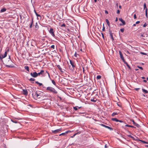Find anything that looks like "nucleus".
Returning a JSON list of instances; mask_svg holds the SVG:
<instances>
[{
    "instance_id": "nucleus-63",
    "label": "nucleus",
    "mask_w": 148,
    "mask_h": 148,
    "mask_svg": "<svg viewBox=\"0 0 148 148\" xmlns=\"http://www.w3.org/2000/svg\"><path fill=\"white\" fill-rule=\"evenodd\" d=\"M95 2H96L97 1V0H94Z\"/></svg>"
},
{
    "instance_id": "nucleus-53",
    "label": "nucleus",
    "mask_w": 148,
    "mask_h": 148,
    "mask_svg": "<svg viewBox=\"0 0 148 148\" xmlns=\"http://www.w3.org/2000/svg\"><path fill=\"white\" fill-rule=\"evenodd\" d=\"M105 13L106 14H108V12L107 10H105Z\"/></svg>"
},
{
    "instance_id": "nucleus-11",
    "label": "nucleus",
    "mask_w": 148,
    "mask_h": 148,
    "mask_svg": "<svg viewBox=\"0 0 148 148\" xmlns=\"http://www.w3.org/2000/svg\"><path fill=\"white\" fill-rule=\"evenodd\" d=\"M57 67L62 72H64V70H63L62 68L59 65H58L57 66Z\"/></svg>"
},
{
    "instance_id": "nucleus-26",
    "label": "nucleus",
    "mask_w": 148,
    "mask_h": 148,
    "mask_svg": "<svg viewBox=\"0 0 148 148\" xmlns=\"http://www.w3.org/2000/svg\"><path fill=\"white\" fill-rule=\"evenodd\" d=\"M51 82H52V83L55 86L56 85V83L55 82V81H54V80H53V79H51V80H50Z\"/></svg>"
},
{
    "instance_id": "nucleus-6",
    "label": "nucleus",
    "mask_w": 148,
    "mask_h": 148,
    "mask_svg": "<svg viewBox=\"0 0 148 148\" xmlns=\"http://www.w3.org/2000/svg\"><path fill=\"white\" fill-rule=\"evenodd\" d=\"M109 34H110V36L111 37V38L112 39V41H113L114 40V38L113 36V33L109 29Z\"/></svg>"
},
{
    "instance_id": "nucleus-34",
    "label": "nucleus",
    "mask_w": 148,
    "mask_h": 148,
    "mask_svg": "<svg viewBox=\"0 0 148 148\" xmlns=\"http://www.w3.org/2000/svg\"><path fill=\"white\" fill-rule=\"evenodd\" d=\"M125 126L127 127H134L132 125H125Z\"/></svg>"
},
{
    "instance_id": "nucleus-40",
    "label": "nucleus",
    "mask_w": 148,
    "mask_h": 148,
    "mask_svg": "<svg viewBox=\"0 0 148 148\" xmlns=\"http://www.w3.org/2000/svg\"><path fill=\"white\" fill-rule=\"evenodd\" d=\"M90 100L92 101L93 102H96V100H95L94 98L91 99H90Z\"/></svg>"
},
{
    "instance_id": "nucleus-30",
    "label": "nucleus",
    "mask_w": 148,
    "mask_h": 148,
    "mask_svg": "<svg viewBox=\"0 0 148 148\" xmlns=\"http://www.w3.org/2000/svg\"><path fill=\"white\" fill-rule=\"evenodd\" d=\"M34 12L35 13L36 15V16H37V17H39V16L40 17V16L39 14H38L37 13V12H36L35 10H34Z\"/></svg>"
},
{
    "instance_id": "nucleus-62",
    "label": "nucleus",
    "mask_w": 148,
    "mask_h": 148,
    "mask_svg": "<svg viewBox=\"0 0 148 148\" xmlns=\"http://www.w3.org/2000/svg\"><path fill=\"white\" fill-rule=\"evenodd\" d=\"M133 26H136V24H133Z\"/></svg>"
},
{
    "instance_id": "nucleus-32",
    "label": "nucleus",
    "mask_w": 148,
    "mask_h": 148,
    "mask_svg": "<svg viewBox=\"0 0 148 148\" xmlns=\"http://www.w3.org/2000/svg\"><path fill=\"white\" fill-rule=\"evenodd\" d=\"M35 28H36L37 29L38 28L39 26H38V24H37V23H36L35 24Z\"/></svg>"
},
{
    "instance_id": "nucleus-17",
    "label": "nucleus",
    "mask_w": 148,
    "mask_h": 148,
    "mask_svg": "<svg viewBox=\"0 0 148 148\" xmlns=\"http://www.w3.org/2000/svg\"><path fill=\"white\" fill-rule=\"evenodd\" d=\"M24 68L25 69L27 70L28 72H29V67L28 66H24Z\"/></svg>"
},
{
    "instance_id": "nucleus-25",
    "label": "nucleus",
    "mask_w": 148,
    "mask_h": 148,
    "mask_svg": "<svg viewBox=\"0 0 148 148\" xmlns=\"http://www.w3.org/2000/svg\"><path fill=\"white\" fill-rule=\"evenodd\" d=\"M45 73H47V74L48 75L49 77V78L51 80V77H50V75H49V73L47 71H46Z\"/></svg>"
},
{
    "instance_id": "nucleus-5",
    "label": "nucleus",
    "mask_w": 148,
    "mask_h": 148,
    "mask_svg": "<svg viewBox=\"0 0 148 148\" xmlns=\"http://www.w3.org/2000/svg\"><path fill=\"white\" fill-rule=\"evenodd\" d=\"M7 52L5 51L4 55L1 54L0 56V59L1 60H2L3 58L7 56Z\"/></svg>"
},
{
    "instance_id": "nucleus-18",
    "label": "nucleus",
    "mask_w": 148,
    "mask_h": 148,
    "mask_svg": "<svg viewBox=\"0 0 148 148\" xmlns=\"http://www.w3.org/2000/svg\"><path fill=\"white\" fill-rule=\"evenodd\" d=\"M71 132V131H67L65 133H62L60 134L59 136H60L61 135H64L65 134H66L67 133H68L69 132Z\"/></svg>"
},
{
    "instance_id": "nucleus-59",
    "label": "nucleus",
    "mask_w": 148,
    "mask_h": 148,
    "mask_svg": "<svg viewBox=\"0 0 148 148\" xmlns=\"http://www.w3.org/2000/svg\"><path fill=\"white\" fill-rule=\"evenodd\" d=\"M118 21V18L117 17L116 18V19H115V21L116 22Z\"/></svg>"
},
{
    "instance_id": "nucleus-31",
    "label": "nucleus",
    "mask_w": 148,
    "mask_h": 148,
    "mask_svg": "<svg viewBox=\"0 0 148 148\" xmlns=\"http://www.w3.org/2000/svg\"><path fill=\"white\" fill-rule=\"evenodd\" d=\"M101 78V76L100 75H98L97 77V79H100Z\"/></svg>"
},
{
    "instance_id": "nucleus-1",
    "label": "nucleus",
    "mask_w": 148,
    "mask_h": 148,
    "mask_svg": "<svg viewBox=\"0 0 148 148\" xmlns=\"http://www.w3.org/2000/svg\"><path fill=\"white\" fill-rule=\"evenodd\" d=\"M46 89L47 90L51 92L54 93L55 94L57 93V92L55 90V89L51 87H47Z\"/></svg>"
},
{
    "instance_id": "nucleus-64",
    "label": "nucleus",
    "mask_w": 148,
    "mask_h": 148,
    "mask_svg": "<svg viewBox=\"0 0 148 148\" xmlns=\"http://www.w3.org/2000/svg\"><path fill=\"white\" fill-rule=\"evenodd\" d=\"M147 79L148 81V77L147 78Z\"/></svg>"
},
{
    "instance_id": "nucleus-7",
    "label": "nucleus",
    "mask_w": 148,
    "mask_h": 148,
    "mask_svg": "<svg viewBox=\"0 0 148 148\" xmlns=\"http://www.w3.org/2000/svg\"><path fill=\"white\" fill-rule=\"evenodd\" d=\"M10 56L9 57V58L8 59V62H7V61H5V63L7 64H9L11 63V62H12V61L10 59Z\"/></svg>"
},
{
    "instance_id": "nucleus-13",
    "label": "nucleus",
    "mask_w": 148,
    "mask_h": 148,
    "mask_svg": "<svg viewBox=\"0 0 148 148\" xmlns=\"http://www.w3.org/2000/svg\"><path fill=\"white\" fill-rule=\"evenodd\" d=\"M34 95L35 96H36V97L38 98H40V97L41 96H40L39 94L37 93L36 92Z\"/></svg>"
},
{
    "instance_id": "nucleus-57",
    "label": "nucleus",
    "mask_w": 148,
    "mask_h": 148,
    "mask_svg": "<svg viewBox=\"0 0 148 148\" xmlns=\"http://www.w3.org/2000/svg\"><path fill=\"white\" fill-rule=\"evenodd\" d=\"M135 89L136 91H138L139 89V88H136Z\"/></svg>"
},
{
    "instance_id": "nucleus-54",
    "label": "nucleus",
    "mask_w": 148,
    "mask_h": 148,
    "mask_svg": "<svg viewBox=\"0 0 148 148\" xmlns=\"http://www.w3.org/2000/svg\"><path fill=\"white\" fill-rule=\"evenodd\" d=\"M101 34H102V37L104 38V35H103V34L102 33H101Z\"/></svg>"
},
{
    "instance_id": "nucleus-12",
    "label": "nucleus",
    "mask_w": 148,
    "mask_h": 148,
    "mask_svg": "<svg viewBox=\"0 0 148 148\" xmlns=\"http://www.w3.org/2000/svg\"><path fill=\"white\" fill-rule=\"evenodd\" d=\"M119 20L122 23L123 25H125V22L121 18H119Z\"/></svg>"
},
{
    "instance_id": "nucleus-15",
    "label": "nucleus",
    "mask_w": 148,
    "mask_h": 148,
    "mask_svg": "<svg viewBox=\"0 0 148 148\" xmlns=\"http://www.w3.org/2000/svg\"><path fill=\"white\" fill-rule=\"evenodd\" d=\"M61 130L60 129H58L55 130L54 131H53V132L54 133H56L57 132H58Z\"/></svg>"
},
{
    "instance_id": "nucleus-41",
    "label": "nucleus",
    "mask_w": 148,
    "mask_h": 148,
    "mask_svg": "<svg viewBox=\"0 0 148 148\" xmlns=\"http://www.w3.org/2000/svg\"><path fill=\"white\" fill-rule=\"evenodd\" d=\"M65 24H64V23H63L62 24V25H61V27H65Z\"/></svg>"
},
{
    "instance_id": "nucleus-49",
    "label": "nucleus",
    "mask_w": 148,
    "mask_h": 148,
    "mask_svg": "<svg viewBox=\"0 0 148 148\" xmlns=\"http://www.w3.org/2000/svg\"><path fill=\"white\" fill-rule=\"evenodd\" d=\"M77 55H78L79 56V55L78 54H77L76 53V52H75V57H77Z\"/></svg>"
},
{
    "instance_id": "nucleus-24",
    "label": "nucleus",
    "mask_w": 148,
    "mask_h": 148,
    "mask_svg": "<svg viewBox=\"0 0 148 148\" xmlns=\"http://www.w3.org/2000/svg\"><path fill=\"white\" fill-rule=\"evenodd\" d=\"M35 83H36V84H39V86H41L42 85V83H40L39 82H38V81H36L35 82Z\"/></svg>"
},
{
    "instance_id": "nucleus-22",
    "label": "nucleus",
    "mask_w": 148,
    "mask_h": 148,
    "mask_svg": "<svg viewBox=\"0 0 148 148\" xmlns=\"http://www.w3.org/2000/svg\"><path fill=\"white\" fill-rule=\"evenodd\" d=\"M6 9L5 8H3L1 10L0 12H4L6 11Z\"/></svg>"
},
{
    "instance_id": "nucleus-9",
    "label": "nucleus",
    "mask_w": 148,
    "mask_h": 148,
    "mask_svg": "<svg viewBox=\"0 0 148 148\" xmlns=\"http://www.w3.org/2000/svg\"><path fill=\"white\" fill-rule=\"evenodd\" d=\"M101 125L102 126H103L104 127H105L106 128H108L110 130H113V129L112 128H111V127H110L108 126H106V125H103V124H101Z\"/></svg>"
},
{
    "instance_id": "nucleus-43",
    "label": "nucleus",
    "mask_w": 148,
    "mask_h": 148,
    "mask_svg": "<svg viewBox=\"0 0 148 148\" xmlns=\"http://www.w3.org/2000/svg\"><path fill=\"white\" fill-rule=\"evenodd\" d=\"M137 67L138 68H139V69H141L142 70H143V68L142 67H140V66H138Z\"/></svg>"
},
{
    "instance_id": "nucleus-47",
    "label": "nucleus",
    "mask_w": 148,
    "mask_h": 148,
    "mask_svg": "<svg viewBox=\"0 0 148 148\" xmlns=\"http://www.w3.org/2000/svg\"><path fill=\"white\" fill-rule=\"evenodd\" d=\"M104 24H103V26L102 29V30L103 31H104L105 30V27H104Z\"/></svg>"
},
{
    "instance_id": "nucleus-38",
    "label": "nucleus",
    "mask_w": 148,
    "mask_h": 148,
    "mask_svg": "<svg viewBox=\"0 0 148 148\" xmlns=\"http://www.w3.org/2000/svg\"><path fill=\"white\" fill-rule=\"evenodd\" d=\"M140 141L142 142H143V143H145V144H148V143L146 142V141H143V140H140Z\"/></svg>"
},
{
    "instance_id": "nucleus-51",
    "label": "nucleus",
    "mask_w": 148,
    "mask_h": 148,
    "mask_svg": "<svg viewBox=\"0 0 148 148\" xmlns=\"http://www.w3.org/2000/svg\"><path fill=\"white\" fill-rule=\"evenodd\" d=\"M140 23V21H136V24H138L139 23Z\"/></svg>"
},
{
    "instance_id": "nucleus-10",
    "label": "nucleus",
    "mask_w": 148,
    "mask_h": 148,
    "mask_svg": "<svg viewBox=\"0 0 148 148\" xmlns=\"http://www.w3.org/2000/svg\"><path fill=\"white\" fill-rule=\"evenodd\" d=\"M119 54L120 56V57L124 61V57L123 56V54L121 53V52L119 51Z\"/></svg>"
},
{
    "instance_id": "nucleus-58",
    "label": "nucleus",
    "mask_w": 148,
    "mask_h": 148,
    "mask_svg": "<svg viewBox=\"0 0 148 148\" xmlns=\"http://www.w3.org/2000/svg\"><path fill=\"white\" fill-rule=\"evenodd\" d=\"M143 81L144 82H145V83H146V82H147V81H146V80H143Z\"/></svg>"
},
{
    "instance_id": "nucleus-44",
    "label": "nucleus",
    "mask_w": 148,
    "mask_h": 148,
    "mask_svg": "<svg viewBox=\"0 0 148 148\" xmlns=\"http://www.w3.org/2000/svg\"><path fill=\"white\" fill-rule=\"evenodd\" d=\"M120 31L122 32H123L124 31V28H122L120 29Z\"/></svg>"
},
{
    "instance_id": "nucleus-2",
    "label": "nucleus",
    "mask_w": 148,
    "mask_h": 148,
    "mask_svg": "<svg viewBox=\"0 0 148 148\" xmlns=\"http://www.w3.org/2000/svg\"><path fill=\"white\" fill-rule=\"evenodd\" d=\"M70 63L71 64V65H69V69L71 70V71L73 72V68L74 67V64L73 61L71 60H70Z\"/></svg>"
},
{
    "instance_id": "nucleus-29",
    "label": "nucleus",
    "mask_w": 148,
    "mask_h": 148,
    "mask_svg": "<svg viewBox=\"0 0 148 148\" xmlns=\"http://www.w3.org/2000/svg\"><path fill=\"white\" fill-rule=\"evenodd\" d=\"M146 8H147L146 7V3H145L144 4V9L146 10Z\"/></svg>"
},
{
    "instance_id": "nucleus-27",
    "label": "nucleus",
    "mask_w": 148,
    "mask_h": 148,
    "mask_svg": "<svg viewBox=\"0 0 148 148\" xmlns=\"http://www.w3.org/2000/svg\"><path fill=\"white\" fill-rule=\"evenodd\" d=\"M33 18H32V22H31V24H30V26H29V27L30 28H31L32 27V25L33 23Z\"/></svg>"
},
{
    "instance_id": "nucleus-61",
    "label": "nucleus",
    "mask_w": 148,
    "mask_h": 148,
    "mask_svg": "<svg viewBox=\"0 0 148 148\" xmlns=\"http://www.w3.org/2000/svg\"><path fill=\"white\" fill-rule=\"evenodd\" d=\"M143 79H145V77H141Z\"/></svg>"
},
{
    "instance_id": "nucleus-16",
    "label": "nucleus",
    "mask_w": 148,
    "mask_h": 148,
    "mask_svg": "<svg viewBox=\"0 0 148 148\" xmlns=\"http://www.w3.org/2000/svg\"><path fill=\"white\" fill-rule=\"evenodd\" d=\"M40 71H42V73H41V74L43 76L46 75L47 73H45V72L43 70H41Z\"/></svg>"
},
{
    "instance_id": "nucleus-45",
    "label": "nucleus",
    "mask_w": 148,
    "mask_h": 148,
    "mask_svg": "<svg viewBox=\"0 0 148 148\" xmlns=\"http://www.w3.org/2000/svg\"><path fill=\"white\" fill-rule=\"evenodd\" d=\"M147 24H146V23H145L143 25V27H145L147 26Z\"/></svg>"
},
{
    "instance_id": "nucleus-52",
    "label": "nucleus",
    "mask_w": 148,
    "mask_h": 148,
    "mask_svg": "<svg viewBox=\"0 0 148 148\" xmlns=\"http://www.w3.org/2000/svg\"><path fill=\"white\" fill-rule=\"evenodd\" d=\"M75 27H77V25H78L77 22V24H76V23H75ZM78 26H79V25H78Z\"/></svg>"
},
{
    "instance_id": "nucleus-39",
    "label": "nucleus",
    "mask_w": 148,
    "mask_h": 148,
    "mask_svg": "<svg viewBox=\"0 0 148 148\" xmlns=\"http://www.w3.org/2000/svg\"><path fill=\"white\" fill-rule=\"evenodd\" d=\"M125 64H126V65L129 68V69H130V66H129V65H128V63L127 62H125Z\"/></svg>"
},
{
    "instance_id": "nucleus-48",
    "label": "nucleus",
    "mask_w": 148,
    "mask_h": 148,
    "mask_svg": "<svg viewBox=\"0 0 148 148\" xmlns=\"http://www.w3.org/2000/svg\"><path fill=\"white\" fill-rule=\"evenodd\" d=\"M120 13V11L119 10H117L116 13L118 14H119Z\"/></svg>"
},
{
    "instance_id": "nucleus-50",
    "label": "nucleus",
    "mask_w": 148,
    "mask_h": 148,
    "mask_svg": "<svg viewBox=\"0 0 148 148\" xmlns=\"http://www.w3.org/2000/svg\"><path fill=\"white\" fill-rule=\"evenodd\" d=\"M134 19H136V14L134 15Z\"/></svg>"
},
{
    "instance_id": "nucleus-4",
    "label": "nucleus",
    "mask_w": 148,
    "mask_h": 148,
    "mask_svg": "<svg viewBox=\"0 0 148 148\" xmlns=\"http://www.w3.org/2000/svg\"><path fill=\"white\" fill-rule=\"evenodd\" d=\"M30 75L34 77H37V73L36 72H31L30 73Z\"/></svg>"
},
{
    "instance_id": "nucleus-14",
    "label": "nucleus",
    "mask_w": 148,
    "mask_h": 148,
    "mask_svg": "<svg viewBox=\"0 0 148 148\" xmlns=\"http://www.w3.org/2000/svg\"><path fill=\"white\" fill-rule=\"evenodd\" d=\"M82 107V106L80 105H79V106H77L75 107V110H77V108L79 109L81 108Z\"/></svg>"
},
{
    "instance_id": "nucleus-3",
    "label": "nucleus",
    "mask_w": 148,
    "mask_h": 148,
    "mask_svg": "<svg viewBox=\"0 0 148 148\" xmlns=\"http://www.w3.org/2000/svg\"><path fill=\"white\" fill-rule=\"evenodd\" d=\"M49 32L53 37H54L55 36V35L54 34V31L53 28H50V30L49 31Z\"/></svg>"
},
{
    "instance_id": "nucleus-28",
    "label": "nucleus",
    "mask_w": 148,
    "mask_h": 148,
    "mask_svg": "<svg viewBox=\"0 0 148 148\" xmlns=\"http://www.w3.org/2000/svg\"><path fill=\"white\" fill-rule=\"evenodd\" d=\"M5 66L6 67H13V66H12L11 65L6 64Z\"/></svg>"
},
{
    "instance_id": "nucleus-42",
    "label": "nucleus",
    "mask_w": 148,
    "mask_h": 148,
    "mask_svg": "<svg viewBox=\"0 0 148 148\" xmlns=\"http://www.w3.org/2000/svg\"><path fill=\"white\" fill-rule=\"evenodd\" d=\"M42 71H40V72L38 73H37V76H40V74H41V73H42Z\"/></svg>"
},
{
    "instance_id": "nucleus-19",
    "label": "nucleus",
    "mask_w": 148,
    "mask_h": 148,
    "mask_svg": "<svg viewBox=\"0 0 148 148\" xmlns=\"http://www.w3.org/2000/svg\"><path fill=\"white\" fill-rule=\"evenodd\" d=\"M23 91L25 95H26L27 94V92L26 90H23Z\"/></svg>"
},
{
    "instance_id": "nucleus-55",
    "label": "nucleus",
    "mask_w": 148,
    "mask_h": 148,
    "mask_svg": "<svg viewBox=\"0 0 148 148\" xmlns=\"http://www.w3.org/2000/svg\"><path fill=\"white\" fill-rule=\"evenodd\" d=\"M58 98H59L60 99V100H62V98H61V97H60V96H58Z\"/></svg>"
},
{
    "instance_id": "nucleus-23",
    "label": "nucleus",
    "mask_w": 148,
    "mask_h": 148,
    "mask_svg": "<svg viewBox=\"0 0 148 148\" xmlns=\"http://www.w3.org/2000/svg\"><path fill=\"white\" fill-rule=\"evenodd\" d=\"M142 91L144 92V93H146L148 92V91L147 90L145 89H142Z\"/></svg>"
},
{
    "instance_id": "nucleus-21",
    "label": "nucleus",
    "mask_w": 148,
    "mask_h": 148,
    "mask_svg": "<svg viewBox=\"0 0 148 148\" xmlns=\"http://www.w3.org/2000/svg\"><path fill=\"white\" fill-rule=\"evenodd\" d=\"M106 22L107 24V25L109 26H110V23L109 22V21L108 20V19H106Z\"/></svg>"
},
{
    "instance_id": "nucleus-8",
    "label": "nucleus",
    "mask_w": 148,
    "mask_h": 148,
    "mask_svg": "<svg viewBox=\"0 0 148 148\" xmlns=\"http://www.w3.org/2000/svg\"><path fill=\"white\" fill-rule=\"evenodd\" d=\"M132 121L133 124L136 127H138L140 126L139 125L135 123L134 120H132Z\"/></svg>"
},
{
    "instance_id": "nucleus-60",
    "label": "nucleus",
    "mask_w": 148,
    "mask_h": 148,
    "mask_svg": "<svg viewBox=\"0 0 148 148\" xmlns=\"http://www.w3.org/2000/svg\"><path fill=\"white\" fill-rule=\"evenodd\" d=\"M119 8H120V9H121V5H120L119 6Z\"/></svg>"
},
{
    "instance_id": "nucleus-35",
    "label": "nucleus",
    "mask_w": 148,
    "mask_h": 148,
    "mask_svg": "<svg viewBox=\"0 0 148 148\" xmlns=\"http://www.w3.org/2000/svg\"><path fill=\"white\" fill-rule=\"evenodd\" d=\"M35 80V79L34 78H30L29 79V81H34Z\"/></svg>"
},
{
    "instance_id": "nucleus-33",
    "label": "nucleus",
    "mask_w": 148,
    "mask_h": 148,
    "mask_svg": "<svg viewBox=\"0 0 148 148\" xmlns=\"http://www.w3.org/2000/svg\"><path fill=\"white\" fill-rule=\"evenodd\" d=\"M117 113L116 112H113L112 114V116H114L115 115H117Z\"/></svg>"
},
{
    "instance_id": "nucleus-20",
    "label": "nucleus",
    "mask_w": 148,
    "mask_h": 148,
    "mask_svg": "<svg viewBox=\"0 0 148 148\" xmlns=\"http://www.w3.org/2000/svg\"><path fill=\"white\" fill-rule=\"evenodd\" d=\"M112 120L113 121H115L116 122H118V120L116 118H113L112 119Z\"/></svg>"
},
{
    "instance_id": "nucleus-46",
    "label": "nucleus",
    "mask_w": 148,
    "mask_h": 148,
    "mask_svg": "<svg viewBox=\"0 0 148 148\" xmlns=\"http://www.w3.org/2000/svg\"><path fill=\"white\" fill-rule=\"evenodd\" d=\"M51 47L52 48H53V49H54V47H55L54 45H52L51 46Z\"/></svg>"
},
{
    "instance_id": "nucleus-37",
    "label": "nucleus",
    "mask_w": 148,
    "mask_h": 148,
    "mask_svg": "<svg viewBox=\"0 0 148 148\" xmlns=\"http://www.w3.org/2000/svg\"><path fill=\"white\" fill-rule=\"evenodd\" d=\"M147 8H146V11H145V15L147 17Z\"/></svg>"
},
{
    "instance_id": "nucleus-56",
    "label": "nucleus",
    "mask_w": 148,
    "mask_h": 148,
    "mask_svg": "<svg viewBox=\"0 0 148 148\" xmlns=\"http://www.w3.org/2000/svg\"><path fill=\"white\" fill-rule=\"evenodd\" d=\"M118 122H119L120 123H122L123 122V121H121V120H118Z\"/></svg>"
},
{
    "instance_id": "nucleus-36",
    "label": "nucleus",
    "mask_w": 148,
    "mask_h": 148,
    "mask_svg": "<svg viewBox=\"0 0 148 148\" xmlns=\"http://www.w3.org/2000/svg\"><path fill=\"white\" fill-rule=\"evenodd\" d=\"M11 121L14 123H18L17 121H16L15 120H11Z\"/></svg>"
}]
</instances>
